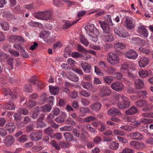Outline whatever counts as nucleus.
<instances>
[{"label": "nucleus", "instance_id": "1", "mask_svg": "<svg viewBox=\"0 0 153 153\" xmlns=\"http://www.w3.org/2000/svg\"><path fill=\"white\" fill-rule=\"evenodd\" d=\"M36 18L45 20H50L52 19V13L49 10H45L39 12L34 14Z\"/></svg>", "mask_w": 153, "mask_h": 153}, {"label": "nucleus", "instance_id": "2", "mask_svg": "<svg viewBox=\"0 0 153 153\" xmlns=\"http://www.w3.org/2000/svg\"><path fill=\"white\" fill-rule=\"evenodd\" d=\"M85 29L87 33L92 37L96 38L99 34L98 30L94 27V24H88L85 26Z\"/></svg>", "mask_w": 153, "mask_h": 153}, {"label": "nucleus", "instance_id": "3", "mask_svg": "<svg viewBox=\"0 0 153 153\" xmlns=\"http://www.w3.org/2000/svg\"><path fill=\"white\" fill-rule=\"evenodd\" d=\"M107 59L108 62L113 65L118 64L120 61L118 55L112 52L109 53L108 54Z\"/></svg>", "mask_w": 153, "mask_h": 153}, {"label": "nucleus", "instance_id": "4", "mask_svg": "<svg viewBox=\"0 0 153 153\" xmlns=\"http://www.w3.org/2000/svg\"><path fill=\"white\" fill-rule=\"evenodd\" d=\"M42 137V132L39 130L33 132L30 134L29 136L31 140L36 141L41 140Z\"/></svg>", "mask_w": 153, "mask_h": 153}, {"label": "nucleus", "instance_id": "5", "mask_svg": "<svg viewBox=\"0 0 153 153\" xmlns=\"http://www.w3.org/2000/svg\"><path fill=\"white\" fill-rule=\"evenodd\" d=\"M13 47L16 49H18L22 53V56L24 58H27L28 57V55L27 52H25V49L20 43H15L13 45Z\"/></svg>", "mask_w": 153, "mask_h": 153}, {"label": "nucleus", "instance_id": "6", "mask_svg": "<svg viewBox=\"0 0 153 153\" xmlns=\"http://www.w3.org/2000/svg\"><path fill=\"white\" fill-rule=\"evenodd\" d=\"M124 26L125 27L129 30L133 29L135 26L133 19L132 18L128 16L126 17Z\"/></svg>", "mask_w": 153, "mask_h": 153}, {"label": "nucleus", "instance_id": "7", "mask_svg": "<svg viewBox=\"0 0 153 153\" xmlns=\"http://www.w3.org/2000/svg\"><path fill=\"white\" fill-rule=\"evenodd\" d=\"M37 77L34 75L32 76L29 80L30 83H33L34 85L37 84V89L38 91H40L42 88V86L43 83L41 82L38 81Z\"/></svg>", "mask_w": 153, "mask_h": 153}, {"label": "nucleus", "instance_id": "8", "mask_svg": "<svg viewBox=\"0 0 153 153\" xmlns=\"http://www.w3.org/2000/svg\"><path fill=\"white\" fill-rule=\"evenodd\" d=\"M111 93V90L109 87L104 86L100 89V94L101 97L109 96Z\"/></svg>", "mask_w": 153, "mask_h": 153}, {"label": "nucleus", "instance_id": "9", "mask_svg": "<svg viewBox=\"0 0 153 153\" xmlns=\"http://www.w3.org/2000/svg\"><path fill=\"white\" fill-rule=\"evenodd\" d=\"M125 55L128 58L133 60L136 59L138 55L137 52L133 50H131L126 52Z\"/></svg>", "mask_w": 153, "mask_h": 153}, {"label": "nucleus", "instance_id": "10", "mask_svg": "<svg viewBox=\"0 0 153 153\" xmlns=\"http://www.w3.org/2000/svg\"><path fill=\"white\" fill-rule=\"evenodd\" d=\"M114 32L115 33L121 37H126L129 35V33L125 30L123 29L121 30L117 27H115L114 28Z\"/></svg>", "mask_w": 153, "mask_h": 153}, {"label": "nucleus", "instance_id": "11", "mask_svg": "<svg viewBox=\"0 0 153 153\" xmlns=\"http://www.w3.org/2000/svg\"><path fill=\"white\" fill-rule=\"evenodd\" d=\"M80 66L85 73H89L91 72V65L85 62L80 63Z\"/></svg>", "mask_w": 153, "mask_h": 153}, {"label": "nucleus", "instance_id": "12", "mask_svg": "<svg viewBox=\"0 0 153 153\" xmlns=\"http://www.w3.org/2000/svg\"><path fill=\"white\" fill-rule=\"evenodd\" d=\"M130 102L128 99L126 97L123 100L122 102H118V107L121 109H124L128 107Z\"/></svg>", "mask_w": 153, "mask_h": 153}, {"label": "nucleus", "instance_id": "13", "mask_svg": "<svg viewBox=\"0 0 153 153\" xmlns=\"http://www.w3.org/2000/svg\"><path fill=\"white\" fill-rule=\"evenodd\" d=\"M108 114L112 117H115L117 116H120L121 113L117 108H112L108 110Z\"/></svg>", "mask_w": 153, "mask_h": 153}, {"label": "nucleus", "instance_id": "14", "mask_svg": "<svg viewBox=\"0 0 153 153\" xmlns=\"http://www.w3.org/2000/svg\"><path fill=\"white\" fill-rule=\"evenodd\" d=\"M111 87L114 90L121 91L124 88V85L122 82H116L112 84Z\"/></svg>", "mask_w": 153, "mask_h": 153}, {"label": "nucleus", "instance_id": "15", "mask_svg": "<svg viewBox=\"0 0 153 153\" xmlns=\"http://www.w3.org/2000/svg\"><path fill=\"white\" fill-rule=\"evenodd\" d=\"M137 31L144 37H147L148 36V30L144 25H141L139 27L137 30Z\"/></svg>", "mask_w": 153, "mask_h": 153}, {"label": "nucleus", "instance_id": "16", "mask_svg": "<svg viewBox=\"0 0 153 153\" xmlns=\"http://www.w3.org/2000/svg\"><path fill=\"white\" fill-rule=\"evenodd\" d=\"M149 59L147 57H142L138 62L139 66L141 68L146 67L149 63Z\"/></svg>", "mask_w": 153, "mask_h": 153}, {"label": "nucleus", "instance_id": "17", "mask_svg": "<svg viewBox=\"0 0 153 153\" xmlns=\"http://www.w3.org/2000/svg\"><path fill=\"white\" fill-rule=\"evenodd\" d=\"M15 139L11 135H8L6 136L5 139L3 140V143L7 146H11L14 142Z\"/></svg>", "mask_w": 153, "mask_h": 153}, {"label": "nucleus", "instance_id": "18", "mask_svg": "<svg viewBox=\"0 0 153 153\" xmlns=\"http://www.w3.org/2000/svg\"><path fill=\"white\" fill-rule=\"evenodd\" d=\"M135 87L137 89H140L143 88L144 81L140 79H137L134 80Z\"/></svg>", "mask_w": 153, "mask_h": 153}, {"label": "nucleus", "instance_id": "19", "mask_svg": "<svg viewBox=\"0 0 153 153\" xmlns=\"http://www.w3.org/2000/svg\"><path fill=\"white\" fill-rule=\"evenodd\" d=\"M6 129L9 132V133L12 134L14 132L15 129L14 123L12 122H9L5 126Z\"/></svg>", "mask_w": 153, "mask_h": 153}, {"label": "nucleus", "instance_id": "20", "mask_svg": "<svg viewBox=\"0 0 153 153\" xmlns=\"http://www.w3.org/2000/svg\"><path fill=\"white\" fill-rule=\"evenodd\" d=\"M99 23L103 31V33L110 32V27L108 24L101 21H99Z\"/></svg>", "mask_w": 153, "mask_h": 153}, {"label": "nucleus", "instance_id": "21", "mask_svg": "<svg viewBox=\"0 0 153 153\" xmlns=\"http://www.w3.org/2000/svg\"><path fill=\"white\" fill-rule=\"evenodd\" d=\"M3 89L4 91L5 95L7 96H10L13 99H14L16 97V94L15 93L16 92V91H14V93H13L11 92L10 89L9 88H3Z\"/></svg>", "mask_w": 153, "mask_h": 153}, {"label": "nucleus", "instance_id": "22", "mask_svg": "<svg viewBox=\"0 0 153 153\" xmlns=\"http://www.w3.org/2000/svg\"><path fill=\"white\" fill-rule=\"evenodd\" d=\"M131 138L133 140H140L142 139V137L143 136L140 133L138 132H135L131 133L130 135Z\"/></svg>", "mask_w": 153, "mask_h": 153}, {"label": "nucleus", "instance_id": "23", "mask_svg": "<svg viewBox=\"0 0 153 153\" xmlns=\"http://www.w3.org/2000/svg\"><path fill=\"white\" fill-rule=\"evenodd\" d=\"M102 38L104 40L107 42H111L114 40L113 36L110 32L103 33Z\"/></svg>", "mask_w": 153, "mask_h": 153}, {"label": "nucleus", "instance_id": "24", "mask_svg": "<svg viewBox=\"0 0 153 153\" xmlns=\"http://www.w3.org/2000/svg\"><path fill=\"white\" fill-rule=\"evenodd\" d=\"M138 112L137 108L135 106H133L131 107L129 109L125 112V114L126 115H132L135 114Z\"/></svg>", "mask_w": 153, "mask_h": 153}, {"label": "nucleus", "instance_id": "25", "mask_svg": "<svg viewBox=\"0 0 153 153\" xmlns=\"http://www.w3.org/2000/svg\"><path fill=\"white\" fill-rule=\"evenodd\" d=\"M15 105L12 102L6 103L3 106V108L7 110H13L15 109Z\"/></svg>", "mask_w": 153, "mask_h": 153}, {"label": "nucleus", "instance_id": "26", "mask_svg": "<svg viewBox=\"0 0 153 153\" xmlns=\"http://www.w3.org/2000/svg\"><path fill=\"white\" fill-rule=\"evenodd\" d=\"M101 106L102 104L100 103L97 102L91 104L90 107L91 109L97 111L101 108Z\"/></svg>", "mask_w": 153, "mask_h": 153}, {"label": "nucleus", "instance_id": "27", "mask_svg": "<svg viewBox=\"0 0 153 153\" xmlns=\"http://www.w3.org/2000/svg\"><path fill=\"white\" fill-rule=\"evenodd\" d=\"M79 19H77L76 21H73L71 22L69 21H66L64 25L62 27L63 29H67L71 26L72 25L77 23L79 21Z\"/></svg>", "mask_w": 153, "mask_h": 153}, {"label": "nucleus", "instance_id": "28", "mask_svg": "<svg viewBox=\"0 0 153 153\" xmlns=\"http://www.w3.org/2000/svg\"><path fill=\"white\" fill-rule=\"evenodd\" d=\"M129 64L128 62H125L121 65L120 71L123 73H126L128 71L129 69Z\"/></svg>", "mask_w": 153, "mask_h": 153}, {"label": "nucleus", "instance_id": "29", "mask_svg": "<svg viewBox=\"0 0 153 153\" xmlns=\"http://www.w3.org/2000/svg\"><path fill=\"white\" fill-rule=\"evenodd\" d=\"M147 102L146 101L143 100H140L136 102L135 104V105L139 107L145 106L147 105Z\"/></svg>", "mask_w": 153, "mask_h": 153}, {"label": "nucleus", "instance_id": "30", "mask_svg": "<svg viewBox=\"0 0 153 153\" xmlns=\"http://www.w3.org/2000/svg\"><path fill=\"white\" fill-rule=\"evenodd\" d=\"M81 85L84 88L87 90H90L93 87L92 83L89 82H82Z\"/></svg>", "mask_w": 153, "mask_h": 153}, {"label": "nucleus", "instance_id": "31", "mask_svg": "<svg viewBox=\"0 0 153 153\" xmlns=\"http://www.w3.org/2000/svg\"><path fill=\"white\" fill-rule=\"evenodd\" d=\"M114 47L115 49L120 50L124 49L126 45L123 43L118 42L114 44Z\"/></svg>", "mask_w": 153, "mask_h": 153}, {"label": "nucleus", "instance_id": "32", "mask_svg": "<svg viewBox=\"0 0 153 153\" xmlns=\"http://www.w3.org/2000/svg\"><path fill=\"white\" fill-rule=\"evenodd\" d=\"M48 97L44 93H42L40 96V99L39 101V104H43L45 102L48 101Z\"/></svg>", "mask_w": 153, "mask_h": 153}, {"label": "nucleus", "instance_id": "33", "mask_svg": "<svg viewBox=\"0 0 153 153\" xmlns=\"http://www.w3.org/2000/svg\"><path fill=\"white\" fill-rule=\"evenodd\" d=\"M49 88L51 93L54 95L57 94L59 91V88L57 86L49 85Z\"/></svg>", "mask_w": 153, "mask_h": 153}, {"label": "nucleus", "instance_id": "34", "mask_svg": "<svg viewBox=\"0 0 153 153\" xmlns=\"http://www.w3.org/2000/svg\"><path fill=\"white\" fill-rule=\"evenodd\" d=\"M138 74L141 78H146L148 76L149 72L146 70H144L143 69H140L139 71Z\"/></svg>", "mask_w": 153, "mask_h": 153}, {"label": "nucleus", "instance_id": "35", "mask_svg": "<svg viewBox=\"0 0 153 153\" xmlns=\"http://www.w3.org/2000/svg\"><path fill=\"white\" fill-rule=\"evenodd\" d=\"M65 140L70 141L74 140V137L72 134L69 133L67 132L64 133L63 135Z\"/></svg>", "mask_w": 153, "mask_h": 153}, {"label": "nucleus", "instance_id": "36", "mask_svg": "<svg viewBox=\"0 0 153 153\" xmlns=\"http://www.w3.org/2000/svg\"><path fill=\"white\" fill-rule=\"evenodd\" d=\"M50 36V32L48 30L41 32L40 33V37L46 40V38H48Z\"/></svg>", "mask_w": 153, "mask_h": 153}, {"label": "nucleus", "instance_id": "37", "mask_svg": "<svg viewBox=\"0 0 153 153\" xmlns=\"http://www.w3.org/2000/svg\"><path fill=\"white\" fill-rule=\"evenodd\" d=\"M137 95L140 98H146L147 96V93L146 91L141 90L138 92Z\"/></svg>", "mask_w": 153, "mask_h": 153}, {"label": "nucleus", "instance_id": "38", "mask_svg": "<svg viewBox=\"0 0 153 153\" xmlns=\"http://www.w3.org/2000/svg\"><path fill=\"white\" fill-rule=\"evenodd\" d=\"M79 114L80 116H84L85 114L89 112V109L88 108L80 107L79 109Z\"/></svg>", "mask_w": 153, "mask_h": 153}, {"label": "nucleus", "instance_id": "39", "mask_svg": "<svg viewBox=\"0 0 153 153\" xmlns=\"http://www.w3.org/2000/svg\"><path fill=\"white\" fill-rule=\"evenodd\" d=\"M0 24L1 28L4 31H7L9 29V26L7 22L1 21L0 22Z\"/></svg>", "mask_w": 153, "mask_h": 153}, {"label": "nucleus", "instance_id": "40", "mask_svg": "<svg viewBox=\"0 0 153 153\" xmlns=\"http://www.w3.org/2000/svg\"><path fill=\"white\" fill-rule=\"evenodd\" d=\"M119 146V144L117 142L113 141L109 145V148L113 150H117Z\"/></svg>", "mask_w": 153, "mask_h": 153}, {"label": "nucleus", "instance_id": "41", "mask_svg": "<svg viewBox=\"0 0 153 153\" xmlns=\"http://www.w3.org/2000/svg\"><path fill=\"white\" fill-rule=\"evenodd\" d=\"M52 109L51 105L49 104H46L43 106L41 108V110L42 112H49Z\"/></svg>", "mask_w": 153, "mask_h": 153}, {"label": "nucleus", "instance_id": "42", "mask_svg": "<svg viewBox=\"0 0 153 153\" xmlns=\"http://www.w3.org/2000/svg\"><path fill=\"white\" fill-rule=\"evenodd\" d=\"M25 105L28 108H32L35 106L36 105V103L34 101L30 100L28 101L25 103Z\"/></svg>", "mask_w": 153, "mask_h": 153}, {"label": "nucleus", "instance_id": "43", "mask_svg": "<svg viewBox=\"0 0 153 153\" xmlns=\"http://www.w3.org/2000/svg\"><path fill=\"white\" fill-rule=\"evenodd\" d=\"M120 129L125 130L127 131H132L133 130V128L131 126L128 125L125 126L122 125L120 127Z\"/></svg>", "mask_w": 153, "mask_h": 153}, {"label": "nucleus", "instance_id": "44", "mask_svg": "<svg viewBox=\"0 0 153 153\" xmlns=\"http://www.w3.org/2000/svg\"><path fill=\"white\" fill-rule=\"evenodd\" d=\"M111 18V15H107L105 16V19L106 22L105 23L108 24L109 25L112 26L113 25V24L112 23Z\"/></svg>", "mask_w": 153, "mask_h": 153}, {"label": "nucleus", "instance_id": "45", "mask_svg": "<svg viewBox=\"0 0 153 153\" xmlns=\"http://www.w3.org/2000/svg\"><path fill=\"white\" fill-rule=\"evenodd\" d=\"M94 72L98 76H102L104 75L103 72L96 65L94 66Z\"/></svg>", "mask_w": 153, "mask_h": 153}, {"label": "nucleus", "instance_id": "46", "mask_svg": "<svg viewBox=\"0 0 153 153\" xmlns=\"http://www.w3.org/2000/svg\"><path fill=\"white\" fill-rule=\"evenodd\" d=\"M27 136L25 134L22 135L18 139V141L23 143L27 141Z\"/></svg>", "mask_w": 153, "mask_h": 153}, {"label": "nucleus", "instance_id": "47", "mask_svg": "<svg viewBox=\"0 0 153 153\" xmlns=\"http://www.w3.org/2000/svg\"><path fill=\"white\" fill-rule=\"evenodd\" d=\"M105 82L107 84L111 83L113 79L112 77L109 76H105L103 77Z\"/></svg>", "mask_w": 153, "mask_h": 153}, {"label": "nucleus", "instance_id": "48", "mask_svg": "<svg viewBox=\"0 0 153 153\" xmlns=\"http://www.w3.org/2000/svg\"><path fill=\"white\" fill-rule=\"evenodd\" d=\"M24 90L27 93H30L32 92L33 89L30 85L27 84L24 87Z\"/></svg>", "mask_w": 153, "mask_h": 153}, {"label": "nucleus", "instance_id": "49", "mask_svg": "<svg viewBox=\"0 0 153 153\" xmlns=\"http://www.w3.org/2000/svg\"><path fill=\"white\" fill-rule=\"evenodd\" d=\"M40 112L38 109H36L33 111L31 117L34 119H36L38 116Z\"/></svg>", "mask_w": 153, "mask_h": 153}, {"label": "nucleus", "instance_id": "50", "mask_svg": "<svg viewBox=\"0 0 153 153\" xmlns=\"http://www.w3.org/2000/svg\"><path fill=\"white\" fill-rule=\"evenodd\" d=\"M68 79L74 82H77L79 80V78L75 74L70 75L68 76Z\"/></svg>", "mask_w": 153, "mask_h": 153}, {"label": "nucleus", "instance_id": "51", "mask_svg": "<svg viewBox=\"0 0 153 153\" xmlns=\"http://www.w3.org/2000/svg\"><path fill=\"white\" fill-rule=\"evenodd\" d=\"M80 42L83 45L86 46H88L89 44L88 42L87 39L85 38V37L82 36L81 37L80 39Z\"/></svg>", "mask_w": 153, "mask_h": 153}, {"label": "nucleus", "instance_id": "52", "mask_svg": "<svg viewBox=\"0 0 153 153\" xmlns=\"http://www.w3.org/2000/svg\"><path fill=\"white\" fill-rule=\"evenodd\" d=\"M45 134L51 137L53 134V131L52 128L50 127H49L45 130Z\"/></svg>", "mask_w": 153, "mask_h": 153}, {"label": "nucleus", "instance_id": "53", "mask_svg": "<svg viewBox=\"0 0 153 153\" xmlns=\"http://www.w3.org/2000/svg\"><path fill=\"white\" fill-rule=\"evenodd\" d=\"M115 96V99L117 101H119L122 99L123 100L126 97L123 95L118 94L117 93L115 94L114 95Z\"/></svg>", "mask_w": 153, "mask_h": 153}, {"label": "nucleus", "instance_id": "54", "mask_svg": "<svg viewBox=\"0 0 153 153\" xmlns=\"http://www.w3.org/2000/svg\"><path fill=\"white\" fill-rule=\"evenodd\" d=\"M116 71L115 69L112 66H110L108 68L107 70L105 71V73L106 74H112Z\"/></svg>", "mask_w": 153, "mask_h": 153}, {"label": "nucleus", "instance_id": "55", "mask_svg": "<svg viewBox=\"0 0 153 153\" xmlns=\"http://www.w3.org/2000/svg\"><path fill=\"white\" fill-rule=\"evenodd\" d=\"M62 115H63V117L60 116L57 117L55 119V121L57 123H62L65 121V113H63Z\"/></svg>", "mask_w": 153, "mask_h": 153}, {"label": "nucleus", "instance_id": "56", "mask_svg": "<svg viewBox=\"0 0 153 153\" xmlns=\"http://www.w3.org/2000/svg\"><path fill=\"white\" fill-rule=\"evenodd\" d=\"M139 50L140 52L145 53L146 55H149L150 53L149 50L143 47H140L139 49Z\"/></svg>", "mask_w": 153, "mask_h": 153}, {"label": "nucleus", "instance_id": "57", "mask_svg": "<svg viewBox=\"0 0 153 153\" xmlns=\"http://www.w3.org/2000/svg\"><path fill=\"white\" fill-rule=\"evenodd\" d=\"M62 137V134L60 133L59 132L53 134L51 137L57 140H59L61 139Z\"/></svg>", "mask_w": 153, "mask_h": 153}, {"label": "nucleus", "instance_id": "58", "mask_svg": "<svg viewBox=\"0 0 153 153\" xmlns=\"http://www.w3.org/2000/svg\"><path fill=\"white\" fill-rule=\"evenodd\" d=\"M73 128V126H65L60 128V130L62 131H70Z\"/></svg>", "mask_w": 153, "mask_h": 153}, {"label": "nucleus", "instance_id": "59", "mask_svg": "<svg viewBox=\"0 0 153 153\" xmlns=\"http://www.w3.org/2000/svg\"><path fill=\"white\" fill-rule=\"evenodd\" d=\"M140 121L142 123L147 124L153 122V120L151 119L142 118L140 119Z\"/></svg>", "mask_w": 153, "mask_h": 153}, {"label": "nucleus", "instance_id": "60", "mask_svg": "<svg viewBox=\"0 0 153 153\" xmlns=\"http://www.w3.org/2000/svg\"><path fill=\"white\" fill-rule=\"evenodd\" d=\"M42 147L41 146H36L32 147V151L35 152L40 151L42 149Z\"/></svg>", "mask_w": 153, "mask_h": 153}, {"label": "nucleus", "instance_id": "61", "mask_svg": "<svg viewBox=\"0 0 153 153\" xmlns=\"http://www.w3.org/2000/svg\"><path fill=\"white\" fill-rule=\"evenodd\" d=\"M14 59V58L10 57L7 60L8 64L10 66L11 69L12 70L13 69V61Z\"/></svg>", "mask_w": 153, "mask_h": 153}, {"label": "nucleus", "instance_id": "62", "mask_svg": "<svg viewBox=\"0 0 153 153\" xmlns=\"http://www.w3.org/2000/svg\"><path fill=\"white\" fill-rule=\"evenodd\" d=\"M18 112L21 114H23L24 115H26L28 113L27 110L25 108H22L18 111Z\"/></svg>", "mask_w": 153, "mask_h": 153}, {"label": "nucleus", "instance_id": "63", "mask_svg": "<svg viewBox=\"0 0 153 153\" xmlns=\"http://www.w3.org/2000/svg\"><path fill=\"white\" fill-rule=\"evenodd\" d=\"M31 119L30 117L28 116H26L24 117L22 121V123L25 125L29 123Z\"/></svg>", "mask_w": 153, "mask_h": 153}, {"label": "nucleus", "instance_id": "64", "mask_svg": "<svg viewBox=\"0 0 153 153\" xmlns=\"http://www.w3.org/2000/svg\"><path fill=\"white\" fill-rule=\"evenodd\" d=\"M45 123L42 121V120L40 119H38L37 121L36 125L38 128H42L45 126Z\"/></svg>", "mask_w": 153, "mask_h": 153}]
</instances>
